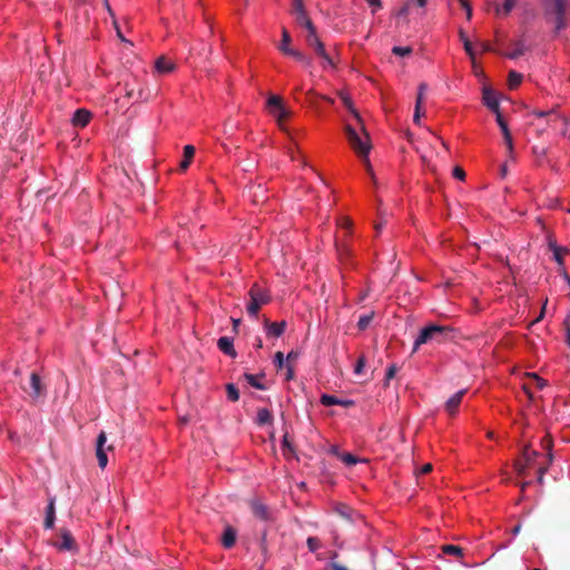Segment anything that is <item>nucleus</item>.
Listing matches in <instances>:
<instances>
[{
  "mask_svg": "<svg viewBox=\"0 0 570 570\" xmlns=\"http://www.w3.org/2000/svg\"><path fill=\"white\" fill-rule=\"evenodd\" d=\"M566 343L570 347V328H568L566 333Z\"/></svg>",
  "mask_w": 570,
  "mask_h": 570,
  "instance_id": "774afa93",
  "label": "nucleus"
},
{
  "mask_svg": "<svg viewBox=\"0 0 570 570\" xmlns=\"http://www.w3.org/2000/svg\"><path fill=\"white\" fill-rule=\"evenodd\" d=\"M533 153L537 155V156H540V157H543L547 153L546 148H540V147H533Z\"/></svg>",
  "mask_w": 570,
  "mask_h": 570,
  "instance_id": "69168bd1",
  "label": "nucleus"
},
{
  "mask_svg": "<svg viewBox=\"0 0 570 570\" xmlns=\"http://www.w3.org/2000/svg\"><path fill=\"white\" fill-rule=\"evenodd\" d=\"M308 31V35L306 37V41L308 43L309 47H313L315 46L317 42H320V38L317 37L316 35V30H315V27L314 24H312V29H306Z\"/></svg>",
  "mask_w": 570,
  "mask_h": 570,
  "instance_id": "79ce46f5",
  "label": "nucleus"
},
{
  "mask_svg": "<svg viewBox=\"0 0 570 570\" xmlns=\"http://www.w3.org/2000/svg\"><path fill=\"white\" fill-rule=\"evenodd\" d=\"M306 544H307L308 551L312 553L316 552L321 547L320 540L315 537H308L306 540Z\"/></svg>",
  "mask_w": 570,
  "mask_h": 570,
  "instance_id": "37998d69",
  "label": "nucleus"
},
{
  "mask_svg": "<svg viewBox=\"0 0 570 570\" xmlns=\"http://www.w3.org/2000/svg\"><path fill=\"white\" fill-rule=\"evenodd\" d=\"M460 3L462 6V8L465 10L466 12V18L468 19H471L472 17V8L471 6L469 4L468 0H460Z\"/></svg>",
  "mask_w": 570,
  "mask_h": 570,
  "instance_id": "6e6d98bb",
  "label": "nucleus"
},
{
  "mask_svg": "<svg viewBox=\"0 0 570 570\" xmlns=\"http://www.w3.org/2000/svg\"><path fill=\"white\" fill-rule=\"evenodd\" d=\"M346 135L351 146L360 155L363 163L365 164L368 174L371 175L372 178H374V174L368 160L371 146L367 140V134L365 135V139H363L352 126L347 125Z\"/></svg>",
  "mask_w": 570,
  "mask_h": 570,
  "instance_id": "f03ea898",
  "label": "nucleus"
},
{
  "mask_svg": "<svg viewBox=\"0 0 570 570\" xmlns=\"http://www.w3.org/2000/svg\"><path fill=\"white\" fill-rule=\"evenodd\" d=\"M495 120L502 132L510 130L501 112L495 114Z\"/></svg>",
  "mask_w": 570,
  "mask_h": 570,
  "instance_id": "09e8293b",
  "label": "nucleus"
},
{
  "mask_svg": "<svg viewBox=\"0 0 570 570\" xmlns=\"http://www.w3.org/2000/svg\"><path fill=\"white\" fill-rule=\"evenodd\" d=\"M248 297L249 302L246 311L252 318H257L261 307L269 303L271 295L266 289L259 287L258 284H253L248 291Z\"/></svg>",
  "mask_w": 570,
  "mask_h": 570,
  "instance_id": "7ed1b4c3",
  "label": "nucleus"
},
{
  "mask_svg": "<svg viewBox=\"0 0 570 570\" xmlns=\"http://www.w3.org/2000/svg\"><path fill=\"white\" fill-rule=\"evenodd\" d=\"M30 396L35 400L39 399L42 395V384L40 376L37 373H31L30 375Z\"/></svg>",
  "mask_w": 570,
  "mask_h": 570,
  "instance_id": "aec40b11",
  "label": "nucleus"
},
{
  "mask_svg": "<svg viewBox=\"0 0 570 570\" xmlns=\"http://www.w3.org/2000/svg\"><path fill=\"white\" fill-rule=\"evenodd\" d=\"M373 317H374V312L373 311H371L370 313L361 315L360 318H358V322H357V328L360 331H365L370 326Z\"/></svg>",
  "mask_w": 570,
  "mask_h": 570,
  "instance_id": "cd10ccee",
  "label": "nucleus"
},
{
  "mask_svg": "<svg viewBox=\"0 0 570 570\" xmlns=\"http://www.w3.org/2000/svg\"><path fill=\"white\" fill-rule=\"evenodd\" d=\"M420 118H421V115H420V109H416L414 110V115H413V121L415 124H420Z\"/></svg>",
  "mask_w": 570,
  "mask_h": 570,
  "instance_id": "338daca9",
  "label": "nucleus"
},
{
  "mask_svg": "<svg viewBox=\"0 0 570 570\" xmlns=\"http://www.w3.org/2000/svg\"><path fill=\"white\" fill-rule=\"evenodd\" d=\"M547 450H548L547 455H546L547 462L544 464L540 463L537 469V473H538L537 481L539 484H543L544 474L547 473V471L553 460L552 450H551L550 444H547Z\"/></svg>",
  "mask_w": 570,
  "mask_h": 570,
  "instance_id": "dca6fc26",
  "label": "nucleus"
},
{
  "mask_svg": "<svg viewBox=\"0 0 570 570\" xmlns=\"http://www.w3.org/2000/svg\"><path fill=\"white\" fill-rule=\"evenodd\" d=\"M338 459L345 463L346 465L351 466V465H355L360 462H365V460H362L357 456H355L354 454L352 453H343V454H338Z\"/></svg>",
  "mask_w": 570,
  "mask_h": 570,
  "instance_id": "c756f323",
  "label": "nucleus"
},
{
  "mask_svg": "<svg viewBox=\"0 0 570 570\" xmlns=\"http://www.w3.org/2000/svg\"><path fill=\"white\" fill-rule=\"evenodd\" d=\"M90 119L91 112L87 109L80 108L73 112L71 122L75 127L83 128L89 124Z\"/></svg>",
  "mask_w": 570,
  "mask_h": 570,
  "instance_id": "9b49d317",
  "label": "nucleus"
},
{
  "mask_svg": "<svg viewBox=\"0 0 570 570\" xmlns=\"http://www.w3.org/2000/svg\"><path fill=\"white\" fill-rule=\"evenodd\" d=\"M409 4L413 7H419L421 9L425 8L428 0H405Z\"/></svg>",
  "mask_w": 570,
  "mask_h": 570,
  "instance_id": "4d7b16f0",
  "label": "nucleus"
},
{
  "mask_svg": "<svg viewBox=\"0 0 570 570\" xmlns=\"http://www.w3.org/2000/svg\"><path fill=\"white\" fill-rule=\"evenodd\" d=\"M250 509H252V512L253 514L263 520V521H267L269 520V512H268V508L259 500H253L250 502Z\"/></svg>",
  "mask_w": 570,
  "mask_h": 570,
  "instance_id": "f3484780",
  "label": "nucleus"
},
{
  "mask_svg": "<svg viewBox=\"0 0 570 570\" xmlns=\"http://www.w3.org/2000/svg\"><path fill=\"white\" fill-rule=\"evenodd\" d=\"M56 547L62 551H73L77 549L71 533L66 529L61 531V542Z\"/></svg>",
  "mask_w": 570,
  "mask_h": 570,
  "instance_id": "6ab92c4d",
  "label": "nucleus"
},
{
  "mask_svg": "<svg viewBox=\"0 0 570 570\" xmlns=\"http://www.w3.org/2000/svg\"><path fill=\"white\" fill-rule=\"evenodd\" d=\"M274 364L277 368H283L284 366H286V360H285V356L282 352H277L274 356Z\"/></svg>",
  "mask_w": 570,
  "mask_h": 570,
  "instance_id": "a18cd8bd",
  "label": "nucleus"
},
{
  "mask_svg": "<svg viewBox=\"0 0 570 570\" xmlns=\"http://www.w3.org/2000/svg\"><path fill=\"white\" fill-rule=\"evenodd\" d=\"M154 68L159 75H168L176 70V63L165 56H160L156 59Z\"/></svg>",
  "mask_w": 570,
  "mask_h": 570,
  "instance_id": "9d476101",
  "label": "nucleus"
},
{
  "mask_svg": "<svg viewBox=\"0 0 570 570\" xmlns=\"http://www.w3.org/2000/svg\"><path fill=\"white\" fill-rule=\"evenodd\" d=\"M527 51V47L523 42L519 41L514 49L508 53V58L510 59H518L519 57L523 56Z\"/></svg>",
  "mask_w": 570,
  "mask_h": 570,
  "instance_id": "473e14b6",
  "label": "nucleus"
},
{
  "mask_svg": "<svg viewBox=\"0 0 570 570\" xmlns=\"http://www.w3.org/2000/svg\"><path fill=\"white\" fill-rule=\"evenodd\" d=\"M502 135H503V138H504V142H505V145L508 147V150L510 153H512V150H513V141H512V136H511L510 130L505 131V132H502Z\"/></svg>",
  "mask_w": 570,
  "mask_h": 570,
  "instance_id": "8fccbe9b",
  "label": "nucleus"
},
{
  "mask_svg": "<svg viewBox=\"0 0 570 570\" xmlns=\"http://www.w3.org/2000/svg\"><path fill=\"white\" fill-rule=\"evenodd\" d=\"M194 155H195L194 146L186 145L184 147V159L179 164V167H180L181 170H186L189 167L190 161H191Z\"/></svg>",
  "mask_w": 570,
  "mask_h": 570,
  "instance_id": "b1692460",
  "label": "nucleus"
},
{
  "mask_svg": "<svg viewBox=\"0 0 570 570\" xmlns=\"http://www.w3.org/2000/svg\"><path fill=\"white\" fill-rule=\"evenodd\" d=\"M289 42H291V36L288 33V31L286 29H283V32H282V42L278 47V49L284 53V55H287V49H292L289 47Z\"/></svg>",
  "mask_w": 570,
  "mask_h": 570,
  "instance_id": "72a5a7b5",
  "label": "nucleus"
},
{
  "mask_svg": "<svg viewBox=\"0 0 570 570\" xmlns=\"http://www.w3.org/2000/svg\"><path fill=\"white\" fill-rule=\"evenodd\" d=\"M237 127L236 122H228L225 125V132L232 134Z\"/></svg>",
  "mask_w": 570,
  "mask_h": 570,
  "instance_id": "052dcab7",
  "label": "nucleus"
},
{
  "mask_svg": "<svg viewBox=\"0 0 570 570\" xmlns=\"http://www.w3.org/2000/svg\"><path fill=\"white\" fill-rule=\"evenodd\" d=\"M370 7H372V13H376V11L382 7L381 0H367Z\"/></svg>",
  "mask_w": 570,
  "mask_h": 570,
  "instance_id": "5fc2aeb1",
  "label": "nucleus"
},
{
  "mask_svg": "<svg viewBox=\"0 0 570 570\" xmlns=\"http://www.w3.org/2000/svg\"><path fill=\"white\" fill-rule=\"evenodd\" d=\"M294 376V368L292 365H286V380H292Z\"/></svg>",
  "mask_w": 570,
  "mask_h": 570,
  "instance_id": "680f3d73",
  "label": "nucleus"
},
{
  "mask_svg": "<svg viewBox=\"0 0 570 570\" xmlns=\"http://www.w3.org/2000/svg\"><path fill=\"white\" fill-rule=\"evenodd\" d=\"M105 6H106V8H107V10H108L109 14L111 16V18H112V19H115V14H114V12H112V10H111V8H110V6H109V3H108V1H107V0L105 1ZM114 24H115V28H116V31H117V36L119 37V39H120L122 42H127V39L122 36V33H121V31H120V29H119V27H118V24H117L116 20H114Z\"/></svg>",
  "mask_w": 570,
  "mask_h": 570,
  "instance_id": "c03bdc74",
  "label": "nucleus"
},
{
  "mask_svg": "<svg viewBox=\"0 0 570 570\" xmlns=\"http://www.w3.org/2000/svg\"><path fill=\"white\" fill-rule=\"evenodd\" d=\"M330 567L332 570H348L346 567L340 564V563H336V562H330Z\"/></svg>",
  "mask_w": 570,
  "mask_h": 570,
  "instance_id": "e2e57ef3",
  "label": "nucleus"
},
{
  "mask_svg": "<svg viewBox=\"0 0 570 570\" xmlns=\"http://www.w3.org/2000/svg\"><path fill=\"white\" fill-rule=\"evenodd\" d=\"M218 348L226 355L235 358L237 353L234 348V340L228 336H222L217 341Z\"/></svg>",
  "mask_w": 570,
  "mask_h": 570,
  "instance_id": "ddd939ff",
  "label": "nucleus"
},
{
  "mask_svg": "<svg viewBox=\"0 0 570 570\" xmlns=\"http://www.w3.org/2000/svg\"><path fill=\"white\" fill-rule=\"evenodd\" d=\"M320 57L323 59L322 65L324 68L334 67L333 60L326 51H325V56H320Z\"/></svg>",
  "mask_w": 570,
  "mask_h": 570,
  "instance_id": "864d4df0",
  "label": "nucleus"
},
{
  "mask_svg": "<svg viewBox=\"0 0 570 570\" xmlns=\"http://www.w3.org/2000/svg\"><path fill=\"white\" fill-rule=\"evenodd\" d=\"M392 52H393V55L399 56V57H406L412 53V48L409 46H405V47L394 46L392 48Z\"/></svg>",
  "mask_w": 570,
  "mask_h": 570,
  "instance_id": "58836bf2",
  "label": "nucleus"
},
{
  "mask_svg": "<svg viewBox=\"0 0 570 570\" xmlns=\"http://www.w3.org/2000/svg\"><path fill=\"white\" fill-rule=\"evenodd\" d=\"M453 176H454V178H456L459 180H463L465 177V173L461 167H455L453 169Z\"/></svg>",
  "mask_w": 570,
  "mask_h": 570,
  "instance_id": "13d9d810",
  "label": "nucleus"
},
{
  "mask_svg": "<svg viewBox=\"0 0 570 570\" xmlns=\"http://www.w3.org/2000/svg\"><path fill=\"white\" fill-rule=\"evenodd\" d=\"M460 39H461V41L463 43L465 52L471 58H473L474 57L473 46H472L471 41L469 40V38L466 37V35L462 30L460 31Z\"/></svg>",
  "mask_w": 570,
  "mask_h": 570,
  "instance_id": "f704fd0d",
  "label": "nucleus"
},
{
  "mask_svg": "<svg viewBox=\"0 0 570 570\" xmlns=\"http://www.w3.org/2000/svg\"><path fill=\"white\" fill-rule=\"evenodd\" d=\"M335 511L341 515L343 517L344 519L346 520H350L352 521L353 520V514L355 513L354 510H352L351 508H348L347 505L345 504H338L336 508H335Z\"/></svg>",
  "mask_w": 570,
  "mask_h": 570,
  "instance_id": "2f4dec72",
  "label": "nucleus"
},
{
  "mask_svg": "<svg viewBox=\"0 0 570 570\" xmlns=\"http://www.w3.org/2000/svg\"><path fill=\"white\" fill-rule=\"evenodd\" d=\"M293 13L298 24L306 29H312L313 22L308 18L302 0H293Z\"/></svg>",
  "mask_w": 570,
  "mask_h": 570,
  "instance_id": "423d86ee",
  "label": "nucleus"
},
{
  "mask_svg": "<svg viewBox=\"0 0 570 570\" xmlns=\"http://www.w3.org/2000/svg\"><path fill=\"white\" fill-rule=\"evenodd\" d=\"M465 392L466 390L462 389L448 399V401L445 402V410L450 414H454L456 412V409L459 407Z\"/></svg>",
  "mask_w": 570,
  "mask_h": 570,
  "instance_id": "a211bd4d",
  "label": "nucleus"
},
{
  "mask_svg": "<svg viewBox=\"0 0 570 570\" xmlns=\"http://www.w3.org/2000/svg\"><path fill=\"white\" fill-rule=\"evenodd\" d=\"M286 51H287V56L293 57L296 61L302 63L304 67L311 66V63H312L311 59L307 56H305L304 53H302L301 51L295 50V49H287Z\"/></svg>",
  "mask_w": 570,
  "mask_h": 570,
  "instance_id": "393cba45",
  "label": "nucleus"
},
{
  "mask_svg": "<svg viewBox=\"0 0 570 570\" xmlns=\"http://www.w3.org/2000/svg\"><path fill=\"white\" fill-rule=\"evenodd\" d=\"M340 98L342 99L343 105L353 114V116L356 119H360V115L356 111V109L354 108L352 99L350 98V96L347 94H345V92H341L340 94Z\"/></svg>",
  "mask_w": 570,
  "mask_h": 570,
  "instance_id": "7c9ffc66",
  "label": "nucleus"
},
{
  "mask_svg": "<svg viewBox=\"0 0 570 570\" xmlns=\"http://www.w3.org/2000/svg\"><path fill=\"white\" fill-rule=\"evenodd\" d=\"M532 115L538 118H547V122L550 127H554L556 122L563 120L559 112L553 108L550 110H533Z\"/></svg>",
  "mask_w": 570,
  "mask_h": 570,
  "instance_id": "f8f14e48",
  "label": "nucleus"
},
{
  "mask_svg": "<svg viewBox=\"0 0 570 570\" xmlns=\"http://www.w3.org/2000/svg\"><path fill=\"white\" fill-rule=\"evenodd\" d=\"M568 0H542L547 21L554 23V31L559 33L566 28V8Z\"/></svg>",
  "mask_w": 570,
  "mask_h": 570,
  "instance_id": "f257e3e1",
  "label": "nucleus"
},
{
  "mask_svg": "<svg viewBox=\"0 0 570 570\" xmlns=\"http://www.w3.org/2000/svg\"><path fill=\"white\" fill-rule=\"evenodd\" d=\"M483 104L494 114L500 112V101L499 97L490 88L483 89V97H482Z\"/></svg>",
  "mask_w": 570,
  "mask_h": 570,
  "instance_id": "1a4fd4ad",
  "label": "nucleus"
},
{
  "mask_svg": "<svg viewBox=\"0 0 570 570\" xmlns=\"http://www.w3.org/2000/svg\"><path fill=\"white\" fill-rule=\"evenodd\" d=\"M340 225L344 228H350L352 225V222L348 218L343 217V218H341Z\"/></svg>",
  "mask_w": 570,
  "mask_h": 570,
  "instance_id": "0e129e2a",
  "label": "nucleus"
},
{
  "mask_svg": "<svg viewBox=\"0 0 570 570\" xmlns=\"http://www.w3.org/2000/svg\"><path fill=\"white\" fill-rule=\"evenodd\" d=\"M236 535H237V533H236L235 529L230 525H227L224 529L223 537H222L223 546L226 549H230L235 544Z\"/></svg>",
  "mask_w": 570,
  "mask_h": 570,
  "instance_id": "412c9836",
  "label": "nucleus"
},
{
  "mask_svg": "<svg viewBox=\"0 0 570 570\" xmlns=\"http://www.w3.org/2000/svg\"><path fill=\"white\" fill-rule=\"evenodd\" d=\"M411 9H412V6L405 1L404 4L397 10L396 17L405 18L410 13Z\"/></svg>",
  "mask_w": 570,
  "mask_h": 570,
  "instance_id": "49530a36",
  "label": "nucleus"
},
{
  "mask_svg": "<svg viewBox=\"0 0 570 570\" xmlns=\"http://www.w3.org/2000/svg\"><path fill=\"white\" fill-rule=\"evenodd\" d=\"M426 90H428V85L425 82H422L419 85L417 96H416V101H415L416 109H421V105L423 102L424 95H425Z\"/></svg>",
  "mask_w": 570,
  "mask_h": 570,
  "instance_id": "c9c22d12",
  "label": "nucleus"
},
{
  "mask_svg": "<svg viewBox=\"0 0 570 570\" xmlns=\"http://www.w3.org/2000/svg\"><path fill=\"white\" fill-rule=\"evenodd\" d=\"M515 3H517V0H504L502 7L499 6L495 8V12L498 14L508 16L515 7Z\"/></svg>",
  "mask_w": 570,
  "mask_h": 570,
  "instance_id": "c85d7f7f",
  "label": "nucleus"
},
{
  "mask_svg": "<svg viewBox=\"0 0 570 570\" xmlns=\"http://www.w3.org/2000/svg\"><path fill=\"white\" fill-rule=\"evenodd\" d=\"M502 135H503V138H504V142H505V145L508 147V150L510 153H512V150H513V141H512V136H511L510 130L505 131V132H502Z\"/></svg>",
  "mask_w": 570,
  "mask_h": 570,
  "instance_id": "3c124183",
  "label": "nucleus"
},
{
  "mask_svg": "<svg viewBox=\"0 0 570 570\" xmlns=\"http://www.w3.org/2000/svg\"><path fill=\"white\" fill-rule=\"evenodd\" d=\"M256 423L261 426L271 424L273 422L272 413L268 409H259L256 413Z\"/></svg>",
  "mask_w": 570,
  "mask_h": 570,
  "instance_id": "5701e85b",
  "label": "nucleus"
},
{
  "mask_svg": "<svg viewBox=\"0 0 570 570\" xmlns=\"http://www.w3.org/2000/svg\"><path fill=\"white\" fill-rule=\"evenodd\" d=\"M226 392L229 401L236 402L239 400V392L233 383L226 385Z\"/></svg>",
  "mask_w": 570,
  "mask_h": 570,
  "instance_id": "e433bc0d",
  "label": "nucleus"
},
{
  "mask_svg": "<svg viewBox=\"0 0 570 570\" xmlns=\"http://www.w3.org/2000/svg\"><path fill=\"white\" fill-rule=\"evenodd\" d=\"M286 330V322H265V331L267 335L273 337H281Z\"/></svg>",
  "mask_w": 570,
  "mask_h": 570,
  "instance_id": "4468645a",
  "label": "nucleus"
},
{
  "mask_svg": "<svg viewBox=\"0 0 570 570\" xmlns=\"http://www.w3.org/2000/svg\"><path fill=\"white\" fill-rule=\"evenodd\" d=\"M312 48H314L315 52L318 55V56H325V48H324V45L322 41L317 42L315 46H313Z\"/></svg>",
  "mask_w": 570,
  "mask_h": 570,
  "instance_id": "bf43d9fd",
  "label": "nucleus"
},
{
  "mask_svg": "<svg viewBox=\"0 0 570 570\" xmlns=\"http://www.w3.org/2000/svg\"><path fill=\"white\" fill-rule=\"evenodd\" d=\"M448 331V327L440 326L436 324H430L425 327H423L416 338L414 340L413 344V353H415L421 345L428 344L432 341H440V338L444 335V333Z\"/></svg>",
  "mask_w": 570,
  "mask_h": 570,
  "instance_id": "20e7f679",
  "label": "nucleus"
},
{
  "mask_svg": "<svg viewBox=\"0 0 570 570\" xmlns=\"http://www.w3.org/2000/svg\"><path fill=\"white\" fill-rule=\"evenodd\" d=\"M244 379L246 380V382L253 386L254 389L256 390H261V391H265L266 390V385L263 384L258 376L257 375H254V374H250V373H245L244 374Z\"/></svg>",
  "mask_w": 570,
  "mask_h": 570,
  "instance_id": "bb28decb",
  "label": "nucleus"
},
{
  "mask_svg": "<svg viewBox=\"0 0 570 570\" xmlns=\"http://www.w3.org/2000/svg\"><path fill=\"white\" fill-rule=\"evenodd\" d=\"M268 111L277 119L278 122L283 121L288 116V110L283 105L281 97L272 95L266 101Z\"/></svg>",
  "mask_w": 570,
  "mask_h": 570,
  "instance_id": "39448f33",
  "label": "nucleus"
},
{
  "mask_svg": "<svg viewBox=\"0 0 570 570\" xmlns=\"http://www.w3.org/2000/svg\"><path fill=\"white\" fill-rule=\"evenodd\" d=\"M396 371H397V367L395 364H391L387 368H386V373H385V384H389V382L395 376L396 374Z\"/></svg>",
  "mask_w": 570,
  "mask_h": 570,
  "instance_id": "de8ad7c7",
  "label": "nucleus"
},
{
  "mask_svg": "<svg viewBox=\"0 0 570 570\" xmlns=\"http://www.w3.org/2000/svg\"><path fill=\"white\" fill-rule=\"evenodd\" d=\"M321 403L325 406L331 405H346L350 403V401L340 400L333 395L330 394H323L321 397Z\"/></svg>",
  "mask_w": 570,
  "mask_h": 570,
  "instance_id": "a878e982",
  "label": "nucleus"
},
{
  "mask_svg": "<svg viewBox=\"0 0 570 570\" xmlns=\"http://www.w3.org/2000/svg\"><path fill=\"white\" fill-rule=\"evenodd\" d=\"M126 96L128 98L136 99V100H138V99H146V97L144 96L142 89L138 90V94H137V97H136L135 89L128 82L126 83Z\"/></svg>",
  "mask_w": 570,
  "mask_h": 570,
  "instance_id": "a19ab883",
  "label": "nucleus"
},
{
  "mask_svg": "<svg viewBox=\"0 0 570 570\" xmlns=\"http://www.w3.org/2000/svg\"><path fill=\"white\" fill-rule=\"evenodd\" d=\"M522 81V75L517 71H511L509 73V87L511 89L518 87Z\"/></svg>",
  "mask_w": 570,
  "mask_h": 570,
  "instance_id": "4c0bfd02",
  "label": "nucleus"
},
{
  "mask_svg": "<svg viewBox=\"0 0 570 570\" xmlns=\"http://www.w3.org/2000/svg\"><path fill=\"white\" fill-rule=\"evenodd\" d=\"M55 504H56V498L55 497L49 498L48 505L46 509V518H45V522H43V525L46 529H52L55 527V522H56Z\"/></svg>",
  "mask_w": 570,
  "mask_h": 570,
  "instance_id": "2eb2a0df",
  "label": "nucleus"
},
{
  "mask_svg": "<svg viewBox=\"0 0 570 570\" xmlns=\"http://www.w3.org/2000/svg\"><path fill=\"white\" fill-rule=\"evenodd\" d=\"M364 366H365V357L361 356L355 364L354 373L357 375L361 374L363 372Z\"/></svg>",
  "mask_w": 570,
  "mask_h": 570,
  "instance_id": "603ef678",
  "label": "nucleus"
},
{
  "mask_svg": "<svg viewBox=\"0 0 570 570\" xmlns=\"http://www.w3.org/2000/svg\"><path fill=\"white\" fill-rule=\"evenodd\" d=\"M442 551L445 553V554H451V556H462V549L459 547V546H454V544H445L442 547Z\"/></svg>",
  "mask_w": 570,
  "mask_h": 570,
  "instance_id": "ea45409f",
  "label": "nucleus"
},
{
  "mask_svg": "<svg viewBox=\"0 0 570 570\" xmlns=\"http://www.w3.org/2000/svg\"><path fill=\"white\" fill-rule=\"evenodd\" d=\"M541 456L540 452L531 449L530 446H525L523 450V460L524 464L520 465L519 474L524 475L525 470L535 465L538 458Z\"/></svg>",
  "mask_w": 570,
  "mask_h": 570,
  "instance_id": "6e6552de",
  "label": "nucleus"
},
{
  "mask_svg": "<svg viewBox=\"0 0 570 570\" xmlns=\"http://www.w3.org/2000/svg\"><path fill=\"white\" fill-rule=\"evenodd\" d=\"M107 442V436L104 431L98 434L96 442V455L98 459V464L101 469H105L108 464V456L105 450V444Z\"/></svg>",
  "mask_w": 570,
  "mask_h": 570,
  "instance_id": "0eeeda50",
  "label": "nucleus"
},
{
  "mask_svg": "<svg viewBox=\"0 0 570 570\" xmlns=\"http://www.w3.org/2000/svg\"><path fill=\"white\" fill-rule=\"evenodd\" d=\"M549 249L553 254V259L559 264H563L562 253L567 252L568 249L566 247L559 246L554 240L549 239L548 243Z\"/></svg>",
  "mask_w": 570,
  "mask_h": 570,
  "instance_id": "4be33fe9",
  "label": "nucleus"
}]
</instances>
